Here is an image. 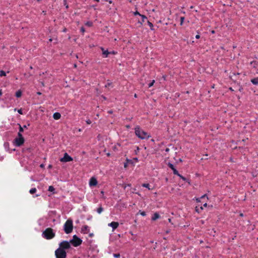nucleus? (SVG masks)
<instances>
[{
	"mask_svg": "<svg viewBox=\"0 0 258 258\" xmlns=\"http://www.w3.org/2000/svg\"><path fill=\"white\" fill-rule=\"evenodd\" d=\"M173 173L174 174V175H176L177 176L178 175H179V172L178 171L176 170V169H175L174 170V171H173Z\"/></svg>",
	"mask_w": 258,
	"mask_h": 258,
	"instance_id": "38",
	"label": "nucleus"
},
{
	"mask_svg": "<svg viewBox=\"0 0 258 258\" xmlns=\"http://www.w3.org/2000/svg\"><path fill=\"white\" fill-rule=\"evenodd\" d=\"M142 186L144 187H146L148 188L149 190H151V189L150 188V184L149 183H143L142 184Z\"/></svg>",
	"mask_w": 258,
	"mask_h": 258,
	"instance_id": "26",
	"label": "nucleus"
},
{
	"mask_svg": "<svg viewBox=\"0 0 258 258\" xmlns=\"http://www.w3.org/2000/svg\"><path fill=\"white\" fill-rule=\"evenodd\" d=\"M25 142L24 138H16L13 141L14 145L16 147H20L24 144Z\"/></svg>",
	"mask_w": 258,
	"mask_h": 258,
	"instance_id": "7",
	"label": "nucleus"
},
{
	"mask_svg": "<svg viewBox=\"0 0 258 258\" xmlns=\"http://www.w3.org/2000/svg\"><path fill=\"white\" fill-rule=\"evenodd\" d=\"M101 97H102L104 100H106L107 99V98H106L105 96H104V95H102V96H101Z\"/></svg>",
	"mask_w": 258,
	"mask_h": 258,
	"instance_id": "57",
	"label": "nucleus"
},
{
	"mask_svg": "<svg viewBox=\"0 0 258 258\" xmlns=\"http://www.w3.org/2000/svg\"><path fill=\"white\" fill-rule=\"evenodd\" d=\"M234 76H236V75H239L240 74L239 73H232Z\"/></svg>",
	"mask_w": 258,
	"mask_h": 258,
	"instance_id": "53",
	"label": "nucleus"
},
{
	"mask_svg": "<svg viewBox=\"0 0 258 258\" xmlns=\"http://www.w3.org/2000/svg\"><path fill=\"white\" fill-rule=\"evenodd\" d=\"M178 177H180V179H182L184 181H187L188 179H187L186 177L183 176L182 175L179 173V175H177Z\"/></svg>",
	"mask_w": 258,
	"mask_h": 258,
	"instance_id": "27",
	"label": "nucleus"
},
{
	"mask_svg": "<svg viewBox=\"0 0 258 258\" xmlns=\"http://www.w3.org/2000/svg\"><path fill=\"white\" fill-rule=\"evenodd\" d=\"M113 255L115 258H120V254L119 253H113Z\"/></svg>",
	"mask_w": 258,
	"mask_h": 258,
	"instance_id": "34",
	"label": "nucleus"
},
{
	"mask_svg": "<svg viewBox=\"0 0 258 258\" xmlns=\"http://www.w3.org/2000/svg\"><path fill=\"white\" fill-rule=\"evenodd\" d=\"M52 167V165H51V164H49V165H48V168H49V169H50V168H51Z\"/></svg>",
	"mask_w": 258,
	"mask_h": 258,
	"instance_id": "62",
	"label": "nucleus"
},
{
	"mask_svg": "<svg viewBox=\"0 0 258 258\" xmlns=\"http://www.w3.org/2000/svg\"><path fill=\"white\" fill-rule=\"evenodd\" d=\"M155 83V80H153L150 83L148 84V88H150L153 86Z\"/></svg>",
	"mask_w": 258,
	"mask_h": 258,
	"instance_id": "33",
	"label": "nucleus"
},
{
	"mask_svg": "<svg viewBox=\"0 0 258 258\" xmlns=\"http://www.w3.org/2000/svg\"><path fill=\"white\" fill-rule=\"evenodd\" d=\"M59 246L58 248H60L61 249H63L64 250L69 249L71 247L70 241L67 240H63L61 241L59 243Z\"/></svg>",
	"mask_w": 258,
	"mask_h": 258,
	"instance_id": "6",
	"label": "nucleus"
},
{
	"mask_svg": "<svg viewBox=\"0 0 258 258\" xmlns=\"http://www.w3.org/2000/svg\"><path fill=\"white\" fill-rule=\"evenodd\" d=\"M55 235V232L51 228H47L42 234V236L46 239H52Z\"/></svg>",
	"mask_w": 258,
	"mask_h": 258,
	"instance_id": "2",
	"label": "nucleus"
},
{
	"mask_svg": "<svg viewBox=\"0 0 258 258\" xmlns=\"http://www.w3.org/2000/svg\"><path fill=\"white\" fill-rule=\"evenodd\" d=\"M139 150H140V148H139V147H137V150H136L135 151V154H136V155H137V154H138V152H139Z\"/></svg>",
	"mask_w": 258,
	"mask_h": 258,
	"instance_id": "44",
	"label": "nucleus"
},
{
	"mask_svg": "<svg viewBox=\"0 0 258 258\" xmlns=\"http://www.w3.org/2000/svg\"><path fill=\"white\" fill-rule=\"evenodd\" d=\"M184 20H185L184 17H181L180 18V26H182L183 25Z\"/></svg>",
	"mask_w": 258,
	"mask_h": 258,
	"instance_id": "30",
	"label": "nucleus"
},
{
	"mask_svg": "<svg viewBox=\"0 0 258 258\" xmlns=\"http://www.w3.org/2000/svg\"><path fill=\"white\" fill-rule=\"evenodd\" d=\"M133 160H134V161H135L136 162H138L139 159H138V158L137 157H135V158H133Z\"/></svg>",
	"mask_w": 258,
	"mask_h": 258,
	"instance_id": "52",
	"label": "nucleus"
},
{
	"mask_svg": "<svg viewBox=\"0 0 258 258\" xmlns=\"http://www.w3.org/2000/svg\"><path fill=\"white\" fill-rule=\"evenodd\" d=\"M250 82L254 85H258V77L251 79Z\"/></svg>",
	"mask_w": 258,
	"mask_h": 258,
	"instance_id": "17",
	"label": "nucleus"
},
{
	"mask_svg": "<svg viewBox=\"0 0 258 258\" xmlns=\"http://www.w3.org/2000/svg\"><path fill=\"white\" fill-rule=\"evenodd\" d=\"M22 92L21 90H18L15 93V96L17 98H20L22 96Z\"/></svg>",
	"mask_w": 258,
	"mask_h": 258,
	"instance_id": "19",
	"label": "nucleus"
},
{
	"mask_svg": "<svg viewBox=\"0 0 258 258\" xmlns=\"http://www.w3.org/2000/svg\"><path fill=\"white\" fill-rule=\"evenodd\" d=\"M93 235H94V234H93V233H90V234H89V236L90 237H92Z\"/></svg>",
	"mask_w": 258,
	"mask_h": 258,
	"instance_id": "63",
	"label": "nucleus"
},
{
	"mask_svg": "<svg viewBox=\"0 0 258 258\" xmlns=\"http://www.w3.org/2000/svg\"><path fill=\"white\" fill-rule=\"evenodd\" d=\"M80 31L82 33H84L85 31V29L84 27H82L81 28Z\"/></svg>",
	"mask_w": 258,
	"mask_h": 258,
	"instance_id": "42",
	"label": "nucleus"
},
{
	"mask_svg": "<svg viewBox=\"0 0 258 258\" xmlns=\"http://www.w3.org/2000/svg\"><path fill=\"white\" fill-rule=\"evenodd\" d=\"M48 190L49 191L52 192L53 193H54L55 188L53 186L50 185L48 187Z\"/></svg>",
	"mask_w": 258,
	"mask_h": 258,
	"instance_id": "25",
	"label": "nucleus"
},
{
	"mask_svg": "<svg viewBox=\"0 0 258 258\" xmlns=\"http://www.w3.org/2000/svg\"><path fill=\"white\" fill-rule=\"evenodd\" d=\"M18 125H19V132L18 133H22V132H24V128L20 124H18Z\"/></svg>",
	"mask_w": 258,
	"mask_h": 258,
	"instance_id": "32",
	"label": "nucleus"
},
{
	"mask_svg": "<svg viewBox=\"0 0 258 258\" xmlns=\"http://www.w3.org/2000/svg\"><path fill=\"white\" fill-rule=\"evenodd\" d=\"M108 226L112 228V230L116 229L119 226V223L117 222L113 221L108 224Z\"/></svg>",
	"mask_w": 258,
	"mask_h": 258,
	"instance_id": "10",
	"label": "nucleus"
},
{
	"mask_svg": "<svg viewBox=\"0 0 258 258\" xmlns=\"http://www.w3.org/2000/svg\"><path fill=\"white\" fill-rule=\"evenodd\" d=\"M136 190V188H133V191H132V192H133V193H136V194H138V195H139V192H135Z\"/></svg>",
	"mask_w": 258,
	"mask_h": 258,
	"instance_id": "50",
	"label": "nucleus"
},
{
	"mask_svg": "<svg viewBox=\"0 0 258 258\" xmlns=\"http://www.w3.org/2000/svg\"><path fill=\"white\" fill-rule=\"evenodd\" d=\"M18 138H24L22 134V133H18V137H17Z\"/></svg>",
	"mask_w": 258,
	"mask_h": 258,
	"instance_id": "39",
	"label": "nucleus"
},
{
	"mask_svg": "<svg viewBox=\"0 0 258 258\" xmlns=\"http://www.w3.org/2000/svg\"><path fill=\"white\" fill-rule=\"evenodd\" d=\"M117 52L114 50L109 51V54H117Z\"/></svg>",
	"mask_w": 258,
	"mask_h": 258,
	"instance_id": "41",
	"label": "nucleus"
},
{
	"mask_svg": "<svg viewBox=\"0 0 258 258\" xmlns=\"http://www.w3.org/2000/svg\"><path fill=\"white\" fill-rule=\"evenodd\" d=\"M208 206L207 204L206 203H205L204 205H203V207H207Z\"/></svg>",
	"mask_w": 258,
	"mask_h": 258,
	"instance_id": "64",
	"label": "nucleus"
},
{
	"mask_svg": "<svg viewBox=\"0 0 258 258\" xmlns=\"http://www.w3.org/2000/svg\"><path fill=\"white\" fill-rule=\"evenodd\" d=\"M55 255L56 258H66L67 252L66 250L61 249L60 248H58L55 251Z\"/></svg>",
	"mask_w": 258,
	"mask_h": 258,
	"instance_id": "5",
	"label": "nucleus"
},
{
	"mask_svg": "<svg viewBox=\"0 0 258 258\" xmlns=\"http://www.w3.org/2000/svg\"><path fill=\"white\" fill-rule=\"evenodd\" d=\"M73 229V220L69 219L63 225V230L66 234L71 233Z\"/></svg>",
	"mask_w": 258,
	"mask_h": 258,
	"instance_id": "3",
	"label": "nucleus"
},
{
	"mask_svg": "<svg viewBox=\"0 0 258 258\" xmlns=\"http://www.w3.org/2000/svg\"><path fill=\"white\" fill-rule=\"evenodd\" d=\"M18 112L20 114H23V111H22V109L21 108V109H19L18 110Z\"/></svg>",
	"mask_w": 258,
	"mask_h": 258,
	"instance_id": "43",
	"label": "nucleus"
},
{
	"mask_svg": "<svg viewBox=\"0 0 258 258\" xmlns=\"http://www.w3.org/2000/svg\"><path fill=\"white\" fill-rule=\"evenodd\" d=\"M4 146L5 148V149L8 151H10V148H9V146H10V144L9 142H5L4 144Z\"/></svg>",
	"mask_w": 258,
	"mask_h": 258,
	"instance_id": "21",
	"label": "nucleus"
},
{
	"mask_svg": "<svg viewBox=\"0 0 258 258\" xmlns=\"http://www.w3.org/2000/svg\"><path fill=\"white\" fill-rule=\"evenodd\" d=\"M203 210V207L197 206L195 207V211L198 213H200L201 212V211Z\"/></svg>",
	"mask_w": 258,
	"mask_h": 258,
	"instance_id": "18",
	"label": "nucleus"
},
{
	"mask_svg": "<svg viewBox=\"0 0 258 258\" xmlns=\"http://www.w3.org/2000/svg\"><path fill=\"white\" fill-rule=\"evenodd\" d=\"M196 39H199L200 38V35L199 34H197L195 36Z\"/></svg>",
	"mask_w": 258,
	"mask_h": 258,
	"instance_id": "54",
	"label": "nucleus"
},
{
	"mask_svg": "<svg viewBox=\"0 0 258 258\" xmlns=\"http://www.w3.org/2000/svg\"><path fill=\"white\" fill-rule=\"evenodd\" d=\"M40 167L41 168H43L44 167V164H41L40 165Z\"/></svg>",
	"mask_w": 258,
	"mask_h": 258,
	"instance_id": "55",
	"label": "nucleus"
},
{
	"mask_svg": "<svg viewBox=\"0 0 258 258\" xmlns=\"http://www.w3.org/2000/svg\"><path fill=\"white\" fill-rule=\"evenodd\" d=\"M106 2H108L110 4H111L112 3V1L111 0H104Z\"/></svg>",
	"mask_w": 258,
	"mask_h": 258,
	"instance_id": "60",
	"label": "nucleus"
},
{
	"mask_svg": "<svg viewBox=\"0 0 258 258\" xmlns=\"http://www.w3.org/2000/svg\"><path fill=\"white\" fill-rule=\"evenodd\" d=\"M141 17L142 18V21H140L139 20L138 23H139L141 26H142L143 25V23L145 22V19H147V17L144 15H142Z\"/></svg>",
	"mask_w": 258,
	"mask_h": 258,
	"instance_id": "16",
	"label": "nucleus"
},
{
	"mask_svg": "<svg viewBox=\"0 0 258 258\" xmlns=\"http://www.w3.org/2000/svg\"><path fill=\"white\" fill-rule=\"evenodd\" d=\"M135 133L136 135L142 140L148 139L150 136L148 133L143 131L139 125H137L135 128Z\"/></svg>",
	"mask_w": 258,
	"mask_h": 258,
	"instance_id": "1",
	"label": "nucleus"
},
{
	"mask_svg": "<svg viewBox=\"0 0 258 258\" xmlns=\"http://www.w3.org/2000/svg\"><path fill=\"white\" fill-rule=\"evenodd\" d=\"M29 125L30 123H28L27 125H24L22 127H23V128H27V126Z\"/></svg>",
	"mask_w": 258,
	"mask_h": 258,
	"instance_id": "49",
	"label": "nucleus"
},
{
	"mask_svg": "<svg viewBox=\"0 0 258 258\" xmlns=\"http://www.w3.org/2000/svg\"><path fill=\"white\" fill-rule=\"evenodd\" d=\"M70 243L74 247H77L80 246L82 243V240L78 237L76 235H74L73 236V239L70 240Z\"/></svg>",
	"mask_w": 258,
	"mask_h": 258,
	"instance_id": "4",
	"label": "nucleus"
},
{
	"mask_svg": "<svg viewBox=\"0 0 258 258\" xmlns=\"http://www.w3.org/2000/svg\"><path fill=\"white\" fill-rule=\"evenodd\" d=\"M32 150H33L32 148L31 147H25V148H23L22 152L24 153H31Z\"/></svg>",
	"mask_w": 258,
	"mask_h": 258,
	"instance_id": "14",
	"label": "nucleus"
},
{
	"mask_svg": "<svg viewBox=\"0 0 258 258\" xmlns=\"http://www.w3.org/2000/svg\"><path fill=\"white\" fill-rule=\"evenodd\" d=\"M139 213H140L142 216H146L147 215L146 212L145 211H142L140 210Z\"/></svg>",
	"mask_w": 258,
	"mask_h": 258,
	"instance_id": "35",
	"label": "nucleus"
},
{
	"mask_svg": "<svg viewBox=\"0 0 258 258\" xmlns=\"http://www.w3.org/2000/svg\"><path fill=\"white\" fill-rule=\"evenodd\" d=\"M125 161L126 162H127V164H130L132 165L133 166H135V164H134L133 160L126 158L125 160Z\"/></svg>",
	"mask_w": 258,
	"mask_h": 258,
	"instance_id": "23",
	"label": "nucleus"
},
{
	"mask_svg": "<svg viewBox=\"0 0 258 258\" xmlns=\"http://www.w3.org/2000/svg\"><path fill=\"white\" fill-rule=\"evenodd\" d=\"M134 15L135 16H137V15H139L141 17V16L142 15V14H141L138 11H136V12H135L134 13Z\"/></svg>",
	"mask_w": 258,
	"mask_h": 258,
	"instance_id": "40",
	"label": "nucleus"
},
{
	"mask_svg": "<svg viewBox=\"0 0 258 258\" xmlns=\"http://www.w3.org/2000/svg\"><path fill=\"white\" fill-rule=\"evenodd\" d=\"M205 197H207V198L208 199V197H207V194H205V195H204L203 196H202V197H201V198L202 199L205 198Z\"/></svg>",
	"mask_w": 258,
	"mask_h": 258,
	"instance_id": "48",
	"label": "nucleus"
},
{
	"mask_svg": "<svg viewBox=\"0 0 258 258\" xmlns=\"http://www.w3.org/2000/svg\"><path fill=\"white\" fill-rule=\"evenodd\" d=\"M182 162V160L181 159V158H179L178 159V160L176 162V163H178V162Z\"/></svg>",
	"mask_w": 258,
	"mask_h": 258,
	"instance_id": "59",
	"label": "nucleus"
},
{
	"mask_svg": "<svg viewBox=\"0 0 258 258\" xmlns=\"http://www.w3.org/2000/svg\"><path fill=\"white\" fill-rule=\"evenodd\" d=\"M248 140L247 138L246 139H243L242 140V141H241V142H245L246 141V140Z\"/></svg>",
	"mask_w": 258,
	"mask_h": 258,
	"instance_id": "61",
	"label": "nucleus"
},
{
	"mask_svg": "<svg viewBox=\"0 0 258 258\" xmlns=\"http://www.w3.org/2000/svg\"><path fill=\"white\" fill-rule=\"evenodd\" d=\"M147 24L149 25V26L150 27L151 30H152V31L155 30V29L154 28V26L153 24L151 22H150L149 21H147Z\"/></svg>",
	"mask_w": 258,
	"mask_h": 258,
	"instance_id": "20",
	"label": "nucleus"
},
{
	"mask_svg": "<svg viewBox=\"0 0 258 258\" xmlns=\"http://www.w3.org/2000/svg\"><path fill=\"white\" fill-rule=\"evenodd\" d=\"M73 160V158L70 156L67 153H65L63 157L60 159V161L62 162H68Z\"/></svg>",
	"mask_w": 258,
	"mask_h": 258,
	"instance_id": "8",
	"label": "nucleus"
},
{
	"mask_svg": "<svg viewBox=\"0 0 258 258\" xmlns=\"http://www.w3.org/2000/svg\"><path fill=\"white\" fill-rule=\"evenodd\" d=\"M86 231H89V227L87 225L83 226L82 228H81V232L82 233L85 234V233H87L86 232Z\"/></svg>",
	"mask_w": 258,
	"mask_h": 258,
	"instance_id": "15",
	"label": "nucleus"
},
{
	"mask_svg": "<svg viewBox=\"0 0 258 258\" xmlns=\"http://www.w3.org/2000/svg\"><path fill=\"white\" fill-rule=\"evenodd\" d=\"M6 76V73L3 71V70H1L0 71V77H3V76Z\"/></svg>",
	"mask_w": 258,
	"mask_h": 258,
	"instance_id": "31",
	"label": "nucleus"
},
{
	"mask_svg": "<svg viewBox=\"0 0 258 258\" xmlns=\"http://www.w3.org/2000/svg\"><path fill=\"white\" fill-rule=\"evenodd\" d=\"M103 211V208L102 207V206H100L99 208H98L96 210L98 214H100Z\"/></svg>",
	"mask_w": 258,
	"mask_h": 258,
	"instance_id": "24",
	"label": "nucleus"
},
{
	"mask_svg": "<svg viewBox=\"0 0 258 258\" xmlns=\"http://www.w3.org/2000/svg\"><path fill=\"white\" fill-rule=\"evenodd\" d=\"M98 184V181L96 177H92L89 180V185L91 187L96 186Z\"/></svg>",
	"mask_w": 258,
	"mask_h": 258,
	"instance_id": "9",
	"label": "nucleus"
},
{
	"mask_svg": "<svg viewBox=\"0 0 258 258\" xmlns=\"http://www.w3.org/2000/svg\"><path fill=\"white\" fill-rule=\"evenodd\" d=\"M167 165L170 169H171L172 167L174 166V165L170 162H168V163H167Z\"/></svg>",
	"mask_w": 258,
	"mask_h": 258,
	"instance_id": "36",
	"label": "nucleus"
},
{
	"mask_svg": "<svg viewBox=\"0 0 258 258\" xmlns=\"http://www.w3.org/2000/svg\"><path fill=\"white\" fill-rule=\"evenodd\" d=\"M108 113L109 114H112V113H113V110H110L108 111Z\"/></svg>",
	"mask_w": 258,
	"mask_h": 258,
	"instance_id": "58",
	"label": "nucleus"
},
{
	"mask_svg": "<svg viewBox=\"0 0 258 258\" xmlns=\"http://www.w3.org/2000/svg\"><path fill=\"white\" fill-rule=\"evenodd\" d=\"M239 86H240L239 88V91L240 92H242V90H243V87L241 86H240V84H238Z\"/></svg>",
	"mask_w": 258,
	"mask_h": 258,
	"instance_id": "46",
	"label": "nucleus"
},
{
	"mask_svg": "<svg viewBox=\"0 0 258 258\" xmlns=\"http://www.w3.org/2000/svg\"><path fill=\"white\" fill-rule=\"evenodd\" d=\"M36 188L34 187V188H32L31 189H30L29 190V192L31 194H35L36 192Z\"/></svg>",
	"mask_w": 258,
	"mask_h": 258,
	"instance_id": "29",
	"label": "nucleus"
},
{
	"mask_svg": "<svg viewBox=\"0 0 258 258\" xmlns=\"http://www.w3.org/2000/svg\"><path fill=\"white\" fill-rule=\"evenodd\" d=\"M91 121L90 120V119H88L86 120V123L88 124H90L91 123Z\"/></svg>",
	"mask_w": 258,
	"mask_h": 258,
	"instance_id": "47",
	"label": "nucleus"
},
{
	"mask_svg": "<svg viewBox=\"0 0 258 258\" xmlns=\"http://www.w3.org/2000/svg\"><path fill=\"white\" fill-rule=\"evenodd\" d=\"M85 24L88 27H92L93 26V22L92 21H87Z\"/></svg>",
	"mask_w": 258,
	"mask_h": 258,
	"instance_id": "28",
	"label": "nucleus"
},
{
	"mask_svg": "<svg viewBox=\"0 0 258 258\" xmlns=\"http://www.w3.org/2000/svg\"><path fill=\"white\" fill-rule=\"evenodd\" d=\"M101 49L102 51V55L103 57H107L109 55V51L107 50H105L103 47H101Z\"/></svg>",
	"mask_w": 258,
	"mask_h": 258,
	"instance_id": "11",
	"label": "nucleus"
},
{
	"mask_svg": "<svg viewBox=\"0 0 258 258\" xmlns=\"http://www.w3.org/2000/svg\"><path fill=\"white\" fill-rule=\"evenodd\" d=\"M160 216L159 214L157 212H156L153 214V216L152 217L151 220L152 221H155V220H157L158 219L160 218Z\"/></svg>",
	"mask_w": 258,
	"mask_h": 258,
	"instance_id": "12",
	"label": "nucleus"
},
{
	"mask_svg": "<svg viewBox=\"0 0 258 258\" xmlns=\"http://www.w3.org/2000/svg\"><path fill=\"white\" fill-rule=\"evenodd\" d=\"M201 199H202L201 198V197L198 198H196V200L197 202H198V203L201 202Z\"/></svg>",
	"mask_w": 258,
	"mask_h": 258,
	"instance_id": "45",
	"label": "nucleus"
},
{
	"mask_svg": "<svg viewBox=\"0 0 258 258\" xmlns=\"http://www.w3.org/2000/svg\"><path fill=\"white\" fill-rule=\"evenodd\" d=\"M61 117V114L59 112H55L53 114V118L55 120H58Z\"/></svg>",
	"mask_w": 258,
	"mask_h": 258,
	"instance_id": "13",
	"label": "nucleus"
},
{
	"mask_svg": "<svg viewBox=\"0 0 258 258\" xmlns=\"http://www.w3.org/2000/svg\"><path fill=\"white\" fill-rule=\"evenodd\" d=\"M250 64L253 67V68H256V67L258 66V62L255 60L252 61L250 62Z\"/></svg>",
	"mask_w": 258,
	"mask_h": 258,
	"instance_id": "22",
	"label": "nucleus"
},
{
	"mask_svg": "<svg viewBox=\"0 0 258 258\" xmlns=\"http://www.w3.org/2000/svg\"><path fill=\"white\" fill-rule=\"evenodd\" d=\"M128 166L127 162H125L124 163V167L126 168Z\"/></svg>",
	"mask_w": 258,
	"mask_h": 258,
	"instance_id": "51",
	"label": "nucleus"
},
{
	"mask_svg": "<svg viewBox=\"0 0 258 258\" xmlns=\"http://www.w3.org/2000/svg\"><path fill=\"white\" fill-rule=\"evenodd\" d=\"M122 187H123V188L125 189V188L126 187V184H123L122 185Z\"/></svg>",
	"mask_w": 258,
	"mask_h": 258,
	"instance_id": "56",
	"label": "nucleus"
},
{
	"mask_svg": "<svg viewBox=\"0 0 258 258\" xmlns=\"http://www.w3.org/2000/svg\"><path fill=\"white\" fill-rule=\"evenodd\" d=\"M108 83L105 85V87H108L109 86H110L111 85H112V82H109V80H108Z\"/></svg>",
	"mask_w": 258,
	"mask_h": 258,
	"instance_id": "37",
	"label": "nucleus"
}]
</instances>
